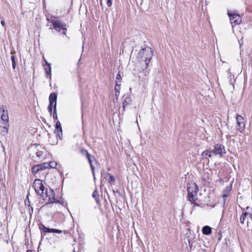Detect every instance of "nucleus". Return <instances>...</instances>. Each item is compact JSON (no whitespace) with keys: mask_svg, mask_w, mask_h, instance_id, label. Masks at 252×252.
Wrapping results in <instances>:
<instances>
[{"mask_svg":"<svg viewBox=\"0 0 252 252\" xmlns=\"http://www.w3.org/2000/svg\"><path fill=\"white\" fill-rule=\"evenodd\" d=\"M32 187L36 193L45 201H47L50 203L58 202L55 197L54 191L42 180L35 179L32 184Z\"/></svg>","mask_w":252,"mask_h":252,"instance_id":"f257e3e1","label":"nucleus"},{"mask_svg":"<svg viewBox=\"0 0 252 252\" xmlns=\"http://www.w3.org/2000/svg\"><path fill=\"white\" fill-rule=\"evenodd\" d=\"M31 151L30 156L32 157L33 159L35 162H38L39 160L44 158V153L45 149L39 145L34 144L30 148Z\"/></svg>","mask_w":252,"mask_h":252,"instance_id":"f03ea898","label":"nucleus"},{"mask_svg":"<svg viewBox=\"0 0 252 252\" xmlns=\"http://www.w3.org/2000/svg\"><path fill=\"white\" fill-rule=\"evenodd\" d=\"M153 55V50L151 48L149 47L142 49L138 53L139 58H140L145 63L146 65L145 67H147L149 64Z\"/></svg>","mask_w":252,"mask_h":252,"instance_id":"7ed1b4c3","label":"nucleus"},{"mask_svg":"<svg viewBox=\"0 0 252 252\" xmlns=\"http://www.w3.org/2000/svg\"><path fill=\"white\" fill-rule=\"evenodd\" d=\"M188 196L187 200L191 203L197 199V193L198 191V187L194 183H189L188 185Z\"/></svg>","mask_w":252,"mask_h":252,"instance_id":"20e7f679","label":"nucleus"},{"mask_svg":"<svg viewBox=\"0 0 252 252\" xmlns=\"http://www.w3.org/2000/svg\"><path fill=\"white\" fill-rule=\"evenodd\" d=\"M58 17L51 16L50 18L47 19V21L52 24L53 28L58 32L62 30H67L66 25L60 20L57 19Z\"/></svg>","mask_w":252,"mask_h":252,"instance_id":"39448f33","label":"nucleus"},{"mask_svg":"<svg viewBox=\"0 0 252 252\" xmlns=\"http://www.w3.org/2000/svg\"><path fill=\"white\" fill-rule=\"evenodd\" d=\"M228 15L229 17L230 21L233 28L241 23L242 20L241 17L238 14L234 12L231 13L228 12Z\"/></svg>","mask_w":252,"mask_h":252,"instance_id":"423d86ee","label":"nucleus"},{"mask_svg":"<svg viewBox=\"0 0 252 252\" xmlns=\"http://www.w3.org/2000/svg\"><path fill=\"white\" fill-rule=\"evenodd\" d=\"M236 120L237 122V129L241 132H242L244 130L246 126L244 118L241 115H237L236 117Z\"/></svg>","mask_w":252,"mask_h":252,"instance_id":"0eeeda50","label":"nucleus"},{"mask_svg":"<svg viewBox=\"0 0 252 252\" xmlns=\"http://www.w3.org/2000/svg\"><path fill=\"white\" fill-rule=\"evenodd\" d=\"M213 151L214 153V156L219 155L220 157L223 156L226 153L224 147L221 144L215 145Z\"/></svg>","mask_w":252,"mask_h":252,"instance_id":"6e6552de","label":"nucleus"},{"mask_svg":"<svg viewBox=\"0 0 252 252\" xmlns=\"http://www.w3.org/2000/svg\"><path fill=\"white\" fill-rule=\"evenodd\" d=\"M84 151L86 152V157H87L88 160L89 162L90 165L91 166V169H92V171L93 172V174L94 176V167L93 164V160H94L96 163H97L96 159L94 157L91 155L87 150H84Z\"/></svg>","mask_w":252,"mask_h":252,"instance_id":"1a4fd4ad","label":"nucleus"},{"mask_svg":"<svg viewBox=\"0 0 252 252\" xmlns=\"http://www.w3.org/2000/svg\"><path fill=\"white\" fill-rule=\"evenodd\" d=\"M214 156H214V153L213 150L211 151V150H206L203 151L201 154V157H202V159H206L209 160L208 158H212Z\"/></svg>","mask_w":252,"mask_h":252,"instance_id":"9d476101","label":"nucleus"},{"mask_svg":"<svg viewBox=\"0 0 252 252\" xmlns=\"http://www.w3.org/2000/svg\"><path fill=\"white\" fill-rule=\"evenodd\" d=\"M55 132L57 133V137H59V139H62V137L63 135L62 128L61 124L59 121H57L56 122Z\"/></svg>","mask_w":252,"mask_h":252,"instance_id":"9b49d317","label":"nucleus"},{"mask_svg":"<svg viewBox=\"0 0 252 252\" xmlns=\"http://www.w3.org/2000/svg\"><path fill=\"white\" fill-rule=\"evenodd\" d=\"M9 124L6 122L5 124H3V126H0V134L2 135H5L8 132V127Z\"/></svg>","mask_w":252,"mask_h":252,"instance_id":"f8f14e48","label":"nucleus"},{"mask_svg":"<svg viewBox=\"0 0 252 252\" xmlns=\"http://www.w3.org/2000/svg\"><path fill=\"white\" fill-rule=\"evenodd\" d=\"M231 189V187H226L225 189L223 190L222 196L224 200L223 204H225L226 198L229 196L230 192Z\"/></svg>","mask_w":252,"mask_h":252,"instance_id":"ddd939ff","label":"nucleus"},{"mask_svg":"<svg viewBox=\"0 0 252 252\" xmlns=\"http://www.w3.org/2000/svg\"><path fill=\"white\" fill-rule=\"evenodd\" d=\"M57 95L56 94H55V93L51 94L49 96V104L51 105H53V104L54 103V106H55V105H56V106H57Z\"/></svg>","mask_w":252,"mask_h":252,"instance_id":"4468645a","label":"nucleus"},{"mask_svg":"<svg viewBox=\"0 0 252 252\" xmlns=\"http://www.w3.org/2000/svg\"><path fill=\"white\" fill-rule=\"evenodd\" d=\"M45 64L44 65V69L45 70V72L47 75H50V78H51V64L49 63L46 60H45Z\"/></svg>","mask_w":252,"mask_h":252,"instance_id":"2eb2a0df","label":"nucleus"},{"mask_svg":"<svg viewBox=\"0 0 252 252\" xmlns=\"http://www.w3.org/2000/svg\"><path fill=\"white\" fill-rule=\"evenodd\" d=\"M0 110H2L3 112V114L1 116V119L2 120L3 124H5L6 122L8 123V116L7 111H5L4 108L3 107H2L0 109Z\"/></svg>","mask_w":252,"mask_h":252,"instance_id":"dca6fc26","label":"nucleus"},{"mask_svg":"<svg viewBox=\"0 0 252 252\" xmlns=\"http://www.w3.org/2000/svg\"><path fill=\"white\" fill-rule=\"evenodd\" d=\"M131 100L130 97L128 95H124L123 99V104L124 107L129 104L131 103Z\"/></svg>","mask_w":252,"mask_h":252,"instance_id":"f3484780","label":"nucleus"},{"mask_svg":"<svg viewBox=\"0 0 252 252\" xmlns=\"http://www.w3.org/2000/svg\"><path fill=\"white\" fill-rule=\"evenodd\" d=\"M202 231L203 234L210 235L212 233V228L209 226H205L202 228Z\"/></svg>","mask_w":252,"mask_h":252,"instance_id":"a211bd4d","label":"nucleus"},{"mask_svg":"<svg viewBox=\"0 0 252 252\" xmlns=\"http://www.w3.org/2000/svg\"><path fill=\"white\" fill-rule=\"evenodd\" d=\"M104 178L108 181V183H112L115 182V178L113 176H112L111 174L109 173H106L105 175Z\"/></svg>","mask_w":252,"mask_h":252,"instance_id":"6ab92c4d","label":"nucleus"},{"mask_svg":"<svg viewBox=\"0 0 252 252\" xmlns=\"http://www.w3.org/2000/svg\"><path fill=\"white\" fill-rule=\"evenodd\" d=\"M248 214L247 213V211L243 212L242 213V214L240 218V221L241 223L243 224V223H244L245 220H248Z\"/></svg>","mask_w":252,"mask_h":252,"instance_id":"aec40b11","label":"nucleus"},{"mask_svg":"<svg viewBox=\"0 0 252 252\" xmlns=\"http://www.w3.org/2000/svg\"><path fill=\"white\" fill-rule=\"evenodd\" d=\"M252 209L249 207H247V208H246L247 212L248 214V220H247V223L248 225V223H250L249 219H250L251 221H252V214L251 212V210L252 211Z\"/></svg>","mask_w":252,"mask_h":252,"instance_id":"412c9836","label":"nucleus"},{"mask_svg":"<svg viewBox=\"0 0 252 252\" xmlns=\"http://www.w3.org/2000/svg\"><path fill=\"white\" fill-rule=\"evenodd\" d=\"M40 171L48 168V165L46 162L37 164Z\"/></svg>","mask_w":252,"mask_h":252,"instance_id":"4be33fe9","label":"nucleus"},{"mask_svg":"<svg viewBox=\"0 0 252 252\" xmlns=\"http://www.w3.org/2000/svg\"><path fill=\"white\" fill-rule=\"evenodd\" d=\"M122 76L120 73L119 72L117 74L116 78V84H121Z\"/></svg>","mask_w":252,"mask_h":252,"instance_id":"5701e85b","label":"nucleus"},{"mask_svg":"<svg viewBox=\"0 0 252 252\" xmlns=\"http://www.w3.org/2000/svg\"><path fill=\"white\" fill-rule=\"evenodd\" d=\"M48 165V168H55L57 165V163L55 161H51L48 162H46Z\"/></svg>","mask_w":252,"mask_h":252,"instance_id":"b1692460","label":"nucleus"},{"mask_svg":"<svg viewBox=\"0 0 252 252\" xmlns=\"http://www.w3.org/2000/svg\"><path fill=\"white\" fill-rule=\"evenodd\" d=\"M40 170L39 169V166L37 165H34L32 168V174H36Z\"/></svg>","mask_w":252,"mask_h":252,"instance_id":"393cba45","label":"nucleus"},{"mask_svg":"<svg viewBox=\"0 0 252 252\" xmlns=\"http://www.w3.org/2000/svg\"><path fill=\"white\" fill-rule=\"evenodd\" d=\"M62 231L59 229H53V228H49V230H48L47 233H61Z\"/></svg>","mask_w":252,"mask_h":252,"instance_id":"a878e982","label":"nucleus"},{"mask_svg":"<svg viewBox=\"0 0 252 252\" xmlns=\"http://www.w3.org/2000/svg\"><path fill=\"white\" fill-rule=\"evenodd\" d=\"M39 229L44 233H47L48 230H49V228L46 227L43 224L39 226Z\"/></svg>","mask_w":252,"mask_h":252,"instance_id":"bb28decb","label":"nucleus"},{"mask_svg":"<svg viewBox=\"0 0 252 252\" xmlns=\"http://www.w3.org/2000/svg\"><path fill=\"white\" fill-rule=\"evenodd\" d=\"M54 112H53V118L54 120H56L58 119L57 114V108H56V105L54 106Z\"/></svg>","mask_w":252,"mask_h":252,"instance_id":"cd10ccee","label":"nucleus"},{"mask_svg":"<svg viewBox=\"0 0 252 252\" xmlns=\"http://www.w3.org/2000/svg\"><path fill=\"white\" fill-rule=\"evenodd\" d=\"M121 90V84H116L115 86V92H120Z\"/></svg>","mask_w":252,"mask_h":252,"instance_id":"c85d7f7f","label":"nucleus"},{"mask_svg":"<svg viewBox=\"0 0 252 252\" xmlns=\"http://www.w3.org/2000/svg\"><path fill=\"white\" fill-rule=\"evenodd\" d=\"M97 195H98V194H97V191H96V190H95V191L93 192V195H92L93 197L94 198H95V200H96V201H97V202L98 201V196H97Z\"/></svg>","mask_w":252,"mask_h":252,"instance_id":"c756f323","label":"nucleus"},{"mask_svg":"<svg viewBox=\"0 0 252 252\" xmlns=\"http://www.w3.org/2000/svg\"><path fill=\"white\" fill-rule=\"evenodd\" d=\"M52 106L53 105H51L49 104V105L48 106V110L51 114L52 112Z\"/></svg>","mask_w":252,"mask_h":252,"instance_id":"7c9ffc66","label":"nucleus"},{"mask_svg":"<svg viewBox=\"0 0 252 252\" xmlns=\"http://www.w3.org/2000/svg\"><path fill=\"white\" fill-rule=\"evenodd\" d=\"M106 1L107 5L108 7H110L112 5V0H105Z\"/></svg>","mask_w":252,"mask_h":252,"instance_id":"2f4dec72","label":"nucleus"},{"mask_svg":"<svg viewBox=\"0 0 252 252\" xmlns=\"http://www.w3.org/2000/svg\"><path fill=\"white\" fill-rule=\"evenodd\" d=\"M11 60L12 61V63H15V59L14 56H12L11 57Z\"/></svg>","mask_w":252,"mask_h":252,"instance_id":"473e14b6","label":"nucleus"},{"mask_svg":"<svg viewBox=\"0 0 252 252\" xmlns=\"http://www.w3.org/2000/svg\"><path fill=\"white\" fill-rule=\"evenodd\" d=\"M120 94V92H115V97L117 98Z\"/></svg>","mask_w":252,"mask_h":252,"instance_id":"72a5a7b5","label":"nucleus"},{"mask_svg":"<svg viewBox=\"0 0 252 252\" xmlns=\"http://www.w3.org/2000/svg\"><path fill=\"white\" fill-rule=\"evenodd\" d=\"M12 68L13 69H15V66H16V62L14 63H12Z\"/></svg>","mask_w":252,"mask_h":252,"instance_id":"f704fd0d","label":"nucleus"},{"mask_svg":"<svg viewBox=\"0 0 252 252\" xmlns=\"http://www.w3.org/2000/svg\"><path fill=\"white\" fill-rule=\"evenodd\" d=\"M0 23L2 26H5V22L3 20H2L0 22Z\"/></svg>","mask_w":252,"mask_h":252,"instance_id":"c9c22d12","label":"nucleus"},{"mask_svg":"<svg viewBox=\"0 0 252 252\" xmlns=\"http://www.w3.org/2000/svg\"><path fill=\"white\" fill-rule=\"evenodd\" d=\"M67 30H63V32H62V34H64L65 35H66V32Z\"/></svg>","mask_w":252,"mask_h":252,"instance_id":"e433bc0d","label":"nucleus"},{"mask_svg":"<svg viewBox=\"0 0 252 252\" xmlns=\"http://www.w3.org/2000/svg\"><path fill=\"white\" fill-rule=\"evenodd\" d=\"M193 204H194L193 207H195V206H199V205L198 204H197V203H195V202H194V203H193Z\"/></svg>","mask_w":252,"mask_h":252,"instance_id":"4c0bfd02","label":"nucleus"},{"mask_svg":"<svg viewBox=\"0 0 252 252\" xmlns=\"http://www.w3.org/2000/svg\"><path fill=\"white\" fill-rule=\"evenodd\" d=\"M35 252L34 251H32V250H27L26 252Z\"/></svg>","mask_w":252,"mask_h":252,"instance_id":"58836bf2","label":"nucleus"},{"mask_svg":"<svg viewBox=\"0 0 252 252\" xmlns=\"http://www.w3.org/2000/svg\"><path fill=\"white\" fill-rule=\"evenodd\" d=\"M189 244L190 246V247H191L192 244H191V242L190 240H189Z\"/></svg>","mask_w":252,"mask_h":252,"instance_id":"ea45409f","label":"nucleus"},{"mask_svg":"<svg viewBox=\"0 0 252 252\" xmlns=\"http://www.w3.org/2000/svg\"><path fill=\"white\" fill-rule=\"evenodd\" d=\"M84 150H85V149H83L81 150V153L82 154H84V153H86V152L84 151Z\"/></svg>","mask_w":252,"mask_h":252,"instance_id":"a19ab883","label":"nucleus"},{"mask_svg":"<svg viewBox=\"0 0 252 252\" xmlns=\"http://www.w3.org/2000/svg\"><path fill=\"white\" fill-rule=\"evenodd\" d=\"M123 109L125 110V107H123Z\"/></svg>","mask_w":252,"mask_h":252,"instance_id":"79ce46f5","label":"nucleus"},{"mask_svg":"<svg viewBox=\"0 0 252 252\" xmlns=\"http://www.w3.org/2000/svg\"><path fill=\"white\" fill-rule=\"evenodd\" d=\"M98 252H100V251H98Z\"/></svg>","mask_w":252,"mask_h":252,"instance_id":"37998d69","label":"nucleus"}]
</instances>
